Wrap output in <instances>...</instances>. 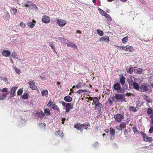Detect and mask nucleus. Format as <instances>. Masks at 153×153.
Here are the masks:
<instances>
[{
	"label": "nucleus",
	"instance_id": "45",
	"mask_svg": "<svg viewBox=\"0 0 153 153\" xmlns=\"http://www.w3.org/2000/svg\"><path fill=\"white\" fill-rule=\"evenodd\" d=\"M0 78L1 80H3L6 83H8V80L6 78L2 76H0Z\"/></svg>",
	"mask_w": 153,
	"mask_h": 153
},
{
	"label": "nucleus",
	"instance_id": "48",
	"mask_svg": "<svg viewBox=\"0 0 153 153\" xmlns=\"http://www.w3.org/2000/svg\"><path fill=\"white\" fill-rule=\"evenodd\" d=\"M139 133L141 134V135L143 136V140H145L146 138V137L147 136L143 132H142L141 131H140Z\"/></svg>",
	"mask_w": 153,
	"mask_h": 153
},
{
	"label": "nucleus",
	"instance_id": "43",
	"mask_svg": "<svg viewBox=\"0 0 153 153\" xmlns=\"http://www.w3.org/2000/svg\"><path fill=\"white\" fill-rule=\"evenodd\" d=\"M87 91L86 90H79L77 91L76 92H77L78 93L80 94L83 92H85Z\"/></svg>",
	"mask_w": 153,
	"mask_h": 153
},
{
	"label": "nucleus",
	"instance_id": "13",
	"mask_svg": "<svg viewBox=\"0 0 153 153\" xmlns=\"http://www.w3.org/2000/svg\"><path fill=\"white\" fill-rule=\"evenodd\" d=\"M109 41V37L107 36H105L101 37L100 39V41L101 42H108Z\"/></svg>",
	"mask_w": 153,
	"mask_h": 153
},
{
	"label": "nucleus",
	"instance_id": "29",
	"mask_svg": "<svg viewBox=\"0 0 153 153\" xmlns=\"http://www.w3.org/2000/svg\"><path fill=\"white\" fill-rule=\"evenodd\" d=\"M147 113L149 115H151V114H153V109L150 108H148L147 110Z\"/></svg>",
	"mask_w": 153,
	"mask_h": 153
},
{
	"label": "nucleus",
	"instance_id": "7",
	"mask_svg": "<svg viewBox=\"0 0 153 153\" xmlns=\"http://www.w3.org/2000/svg\"><path fill=\"white\" fill-rule=\"evenodd\" d=\"M17 87L15 86L13 87L10 90V95L11 97H13L16 94L15 92Z\"/></svg>",
	"mask_w": 153,
	"mask_h": 153
},
{
	"label": "nucleus",
	"instance_id": "30",
	"mask_svg": "<svg viewBox=\"0 0 153 153\" xmlns=\"http://www.w3.org/2000/svg\"><path fill=\"white\" fill-rule=\"evenodd\" d=\"M44 113L47 116H49L51 114L50 111L48 108H45L44 109Z\"/></svg>",
	"mask_w": 153,
	"mask_h": 153
},
{
	"label": "nucleus",
	"instance_id": "56",
	"mask_svg": "<svg viewBox=\"0 0 153 153\" xmlns=\"http://www.w3.org/2000/svg\"><path fill=\"white\" fill-rule=\"evenodd\" d=\"M20 26L23 28L25 27L26 26L25 24L23 23H20Z\"/></svg>",
	"mask_w": 153,
	"mask_h": 153
},
{
	"label": "nucleus",
	"instance_id": "38",
	"mask_svg": "<svg viewBox=\"0 0 153 153\" xmlns=\"http://www.w3.org/2000/svg\"><path fill=\"white\" fill-rule=\"evenodd\" d=\"M97 33L99 35H100L101 36H102L103 34V32L102 31L99 29L97 30Z\"/></svg>",
	"mask_w": 153,
	"mask_h": 153
},
{
	"label": "nucleus",
	"instance_id": "35",
	"mask_svg": "<svg viewBox=\"0 0 153 153\" xmlns=\"http://www.w3.org/2000/svg\"><path fill=\"white\" fill-rule=\"evenodd\" d=\"M28 94L27 93H24L23 94L22 96V97L23 99H26L28 98Z\"/></svg>",
	"mask_w": 153,
	"mask_h": 153
},
{
	"label": "nucleus",
	"instance_id": "27",
	"mask_svg": "<svg viewBox=\"0 0 153 153\" xmlns=\"http://www.w3.org/2000/svg\"><path fill=\"white\" fill-rule=\"evenodd\" d=\"M135 68L136 67H134V68L132 67L128 69V72L130 74H132L133 71H134V72H135Z\"/></svg>",
	"mask_w": 153,
	"mask_h": 153
},
{
	"label": "nucleus",
	"instance_id": "22",
	"mask_svg": "<svg viewBox=\"0 0 153 153\" xmlns=\"http://www.w3.org/2000/svg\"><path fill=\"white\" fill-rule=\"evenodd\" d=\"M67 45L68 46L71 47L72 48H77L76 45L74 43L72 42H68V43H67Z\"/></svg>",
	"mask_w": 153,
	"mask_h": 153
},
{
	"label": "nucleus",
	"instance_id": "41",
	"mask_svg": "<svg viewBox=\"0 0 153 153\" xmlns=\"http://www.w3.org/2000/svg\"><path fill=\"white\" fill-rule=\"evenodd\" d=\"M49 46L51 48L55 51V46L53 42H51L49 43Z\"/></svg>",
	"mask_w": 153,
	"mask_h": 153
},
{
	"label": "nucleus",
	"instance_id": "49",
	"mask_svg": "<svg viewBox=\"0 0 153 153\" xmlns=\"http://www.w3.org/2000/svg\"><path fill=\"white\" fill-rule=\"evenodd\" d=\"M98 10L102 15H103L106 13L105 11H104L100 8H99Z\"/></svg>",
	"mask_w": 153,
	"mask_h": 153
},
{
	"label": "nucleus",
	"instance_id": "1",
	"mask_svg": "<svg viewBox=\"0 0 153 153\" xmlns=\"http://www.w3.org/2000/svg\"><path fill=\"white\" fill-rule=\"evenodd\" d=\"M63 107H65L66 108V113H68L71 109L73 108V105L72 106L71 103H66L63 101H61L60 102Z\"/></svg>",
	"mask_w": 153,
	"mask_h": 153
},
{
	"label": "nucleus",
	"instance_id": "53",
	"mask_svg": "<svg viewBox=\"0 0 153 153\" xmlns=\"http://www.w3.org/2000/svg\"><path fill=\"white\" fill-rule=\"evenodd\" d=\"M120 125L121 126H122V127H123V128L124 127H126V124L125 123L122 122L120 124Z\"/></svg>",
	"mask_w": 153,
	"mask_h": 153
},
{
	"label": "nucleus",
	"instance_id": "11",
	"mask_svg": "<svg viewBox=\"0 0 153 153\" xmlns=\"http://www.w3.org/2000/svg\"><path fill=\"white\" fill-rule=\"evenodd\" d=\"M45 115L44 114L42 111H41L40 112H37L36 113L35 117H37V118H42Z\"/></svg>",
	"mask_w": 153,
	"mask_h": 153
},
{
	"label": "nucleus",
	"instance_id": "60",
	"mask_svg": "<svg viewBox=\"0 0 153 153\" xmlns=\"http://www.w3.org/2000/svg\"><path fill=\"white\" fill-rule=\"evenodd\" d=\"M125 96L129 97L130 96V93L127 92L126 94H124V96Z\"/></svg>",
	"mask_w": 153,
	"mask_h": 153
},
{
	"label": "nucleus",
	"instance_id": "19",
	"mask_svg": "<svg viewBox=\"0 0 153 153\" xmlns=\"http://www.w3.org/2000/svg\"><path fill=\"white\" fill-rule=\"evenodd\" d=\"M125 78L123 75H122L120 77V82L122 85L125 84Z\"/></svg>",
	"mask_w": 153,
	"mask_h": 153
},
{
	"label": "nucleus",
	"instance_id": "17",
	"mask_svg": "<svg viewBox=\"0 0 153 153\" xmlns=\"http://www.w3.org/2000/svg\"><path fill=\"white\" fill-rule=\"evenodd\" d=\"M64 100L65 101L69 102L72 101V98L69 96L68 95L65 96L64 98Z\"/></svg>",
	"mask_w": 153,
	"mask_h": 153
},
{
	"label": "nucleus",
	"instance_id": "2",
	"mask_svg": "<svg viewBox=\"0 0 153 153\" xmlns=\"http://www.w3.org/2000/svg\"><path fill=\"white\" fill-rule=\"evenodd\" d=\"M112 89L113 90L116 91L118 93H122V87L119 82L116 83L113 85Z\"/></svg>",
	"mask_w": 153,
	"mask_h": 153
},
{
	"label": "nucleus",
	"instance_id": "64",
	"mask_svg": "<svg viewBox=\"0 0 153 153\" xmlns=\"http://www.w3.org/2000/svg\"><path fill=\"white\" fill-rule=\"evenodd\" d=\"M93 98L92 97H88V99L90 101L93 100Z\"/></svg>",
	"mask_w": 153,
	"mask_h": 153
},
{
	"label": "nucleus",
	"instance_id": "4",
	"mask_svg": "<svg viewBox=\"0 0 153 153\" xmlns=\"http://www.w3.org/2000/svg\"><path fill=\"white\" fill-rule=\"evenodd\" d=\"M56 19V23L61 27L64 26L66 23V21L63 20L58 19Z\"/></svg>",
	"mask_w": 153,
	"mask_h": 153
},
{
	"label": "nucleus",
	"instance_id": "15",
	"mask_svg": "<svg viewBox=\"0 0 153 153\" xmlns=\"http://www.w3.org/2000/svg\"><path fill=\"white\" fill-rule=\"evenodd\" d=\"M74 128L78 130H80L82 132L83 130L82 129V124L80 123H77L76 125H74Z\"/></svg>",
	"mask_w": 153,
	"mask_h": 153
},
{
	"label": "nucleus",
	"instance_id": "34",
	"mask_svg": "<svg viewBox=\"0 0 153 153\" xmlns=\"http://www.w3.org/2000/svg\"><path fill=\"white\" fill-rule=\"evenodd\" d=\"M132 130L133 131L134 133H137L138 134L140 133V131H139L138 130L137 128L135 126H134L132 128Z\"/></svg>",
	"mask_w": 153,
	"mask_h": 153
},
{
	"label": "nucleus",
	"instance_id": "6",
	"mask_svg": "<svg viewBox=\"0 0 153 153\" xmlns=\"http://www.w3.org/2000/svg\"><path fill=\"white\" fill-rule=\"evenodd\" d=\"M28 84L30 85V87L32 90H36L37 89V87L35 83L33 81H29Z\"/></svg>",
	"mask_w": 153,
	"mask_h": 153
},
{
	"label": "nucleus",
	"instance_id": "16",
	"mask_svg": "<svg viewBox=\"0 0 153 153\" xmlns=\"http://www.w3.org/2000/svg\"><path fill=\"white\" fill-rule=\"evenodd\" d=\"M95 106L96 107H98L97 108V110L99 111V113H100L101 111V108H102V104L101 103L99 102L97 103H96L95 104Z\"/></svg>",
	"mask_w": 153,
	"mask_h": 153
},
{
	"label": "nucleus",
	"instance_id": "9",
	"mask_svg": "<svg viewBox=\"0 0 153 153\" xmlns=\"http://www.w3.org/2000/svg\"><path fill=\"white\" fill-rule=\"evenodd\" d=\"M132 85L134 89L136 90L139 91L140 87L139 85V84L135 82H133L132 83Z\"/></svg>",
	"mask_w": 153,
	"mask_h": 153
},
{
	"label": "nucleus",
	"instance_id": "57",
	"mask_svg": "<svg viewBox=\"0 0 153 153\" xmlns=\"http://www.w3.org/2000/svg\"><path fill=\"white\" fill-rule=\"evenodd\" d=\"M146 102L149 103H150L152 102V101L150 99H145Z\"/></svg>",
	"mask_w": 153,
	"mask_h": 153
},
{
	"label": "nucleus",
	"instance_id": "23",
	"mask_svg": "<svg viewBox=\"0 0 153 153\" xmlns=\"http://www.w3.org/2000/svg\"><path fill=\"white\" fill-rule=\"evenodd\" d=\"M93 102L94 103H92V105H94L99 102V100L97 97H93Z\"/></svg>",
	"mask_w": 153,
	"mask_h": 153
},
{
	"label": "nucleus",
	"instance_id": "28",
	"mask_svg": "<svg viewBox=\"0 0 153 153\" xmlns=\"http://www.w3.org/2000/svg\"><path fill=\"white\" fill-rule=\"evenodd\" d=\"M42 95V96L46 97L48 95V91L47 90H45L42 91L41 92Z\"/></svg>",
	"mask_w": 153,
	"mask_h": 153
},
{
	"label": "nucleus",
	"instance_id": "12",
	"mask_svg": "<svg viewBox=\"0 0 153 153\" xmlns=\"http://www.w3.org/2000/svg\"><path fill=\"white\" fill-rule=\"evenodd\" d=\"M50 21V18L47 16H44L42 19V21L45 23H48Z\"/></svg>",
	"mask_w": 153,
	"mask_h": 153
},
{
	"label": "nucleus",
	"instance_id": "58",
	"mask_svg": "<svg viewBox=\"0 0 153 153\" xmlns=\"http://www.w3.org/2000/svg\"><path fill=\"white\" fill-rule=\"evenodd\" d=\"M150 118L152 120L150 124H151V123H152L153 124V114L150 116Z\"/></svg>",
	"mask_w": 153,
	"mask_h": 153
},
{
	"label": "nucleus",
	"instance_id": "39",
	"mask_svg": "<svg viewBox=\"0 0 153 153\" xmlns=\"http://www.w3.org/2000/svg\"><path fill=\"white\" fill-rule=\"evenodd\" d=\"M23 91V90L22 89L20 88L19 89L17 93V95H21V94L22 93Z\"/></svg>",
	"mask_w": 153,
	"mask_h": 153
},
{
	"label": "nucleus",
	"instance_id": "26",
	"mask_svg": "<svg viewBox=\"0 0 153 153\" xmlns=\"http://www.w3.org/2000/svg\"><path fill=\"white\" fill-rule=\"evenodd\" d=\"M55 105V103L52 102L51 100H50L48 104H47V106L48 107H53Z\"/></svg>",
	"mask_w": 153,
	"mask_h": 153
},
{
	"label": "nucleus",
	"instance_id": "32",
	"mask_svg": "<svg viewBox=\"0 0 153 153\" xmlns=\"http://www.w3.org/2000/svg\"><path fill=\"white\" fill-rule=\"evenodd\" d=\"M31 4H32V3L31 1H27L26 2V3H25L24 6L23 7L25 6L27 8H28Z\"/></svg>",
	"mask_w": 153,
	"mask_h": 153
},
{
	"label": "nucleus",
	"instance_id": "40",
	"mask_svg": "<svg viewBox=\"0 0 153 153\" xmlns=\"http://www.w3.org/2000/svg\"><path fill=\"white\" fill-rule=\"evenodd\" d=\"M143 69L141 68H139L137 71H135L136 73H137L139 74H143Z\"/></svg>",
	"mask_w": 153,
	"mask_h": 153
},
{
	"label": "nucleus",
	"instance_id": "52",
	"mask_svg": "<svg viewBox=\"0 0 153 153\" xmlns=\"http://www.w3.org/2000/svg\"><path fill=\"white\" fill-rule=\"evenodd\" d=\"M149 133H153V125L150 128L149 130Z\"/></svg>",
	"mask_w": 153,
	"mask_h": 153
},
{
	"label": "nucleus",
	"instance_id": "36",
	"mask_svg": "<svg viewBox=\"0 0 153 153\" xmlns=\"http://www.w3.org/2000/svg\"><path fill=\"white\" fill-rule=\"evenodd\" d=\"M103 16H104L106 18H107L109 21H111L112 19L109 14L105 13L103 15Z\"/></svg>",
	"mask_w": 153,
	"mask_h": 153
},
{
	"label": "nucleus",
	"instance_id": "51",
	"mask_svg": "<svg viewBox=\"0 0 153 153\" xmlns=\"http://www.w3.org/2000/svg\"><path fill=\"white\" fill-rule=\"evenodd\" d=\"M7 90H8V88H3L2 89H0V91H1L2 92H7Z\"/></svg>",
	"mask_w": 153,
	"mask_h": 153
},
{
	"label": "nucleus",
	"instance_id": "54",
	"mask_svg": "<svg viewBox=\"0 0 153 153\" xmlns=\"http://www.w3.org/2000/svg\"><path fill=\"white\" fill-rule=\"evenodd\" d=\"M76 87L77 88L79 89V88H81V82H79L78 83V85H77Z\"/></svg>",
	"mask_w": 153,
	"mask_h": 153
},
{
	"label": "nucleus",
	"instance_id": "50",
	"mask_svg": "<svg viewBox=\"0 0 153 153\" xmlns=\"http://www.w3.org/2000/svg\"><path fill=\"white\" fill-rule=\"evenodd\" d=\"M39 126H40L41 128H45L46 127V125L44 123H41L39 124Z\"/></svg>",
	"mask_w": 153,
	"mask_h": 153
},
{
	"label": "nucleus",
	"instance_id": "44",
	"mask_svg": "<svg viewBox=\"0 0 153 153\" xmlns=\"http://www.w3.org/2000/svg\"><path fill=\"white\" fill-rule=\"evenodd\" d=\"M130 110L133 111L134 112H136L137 111V109L136 108H134L133 106H130L129 107Z\"/></svg>",
	"mask_w": 153,
	"mask_h": 153
},
{
	"label": "nucleus",
	"instance_id": "20",
	"mask_svg": "<svg viewBox=\"0 0 153 153\" xmlns=\"http://www.w3.org/2000/svg\"><path fill=\"white\" fill-rule=\"evenodd\" d=\"M82 127H83L86 130H88V128L90 126V124L88 122H85L84 123L82 124Z\"/></svg>",
	"mask_w": 153,
	"mask_h": 153
},
{
	"label": "nucleus",
	"instance_id": "31",
	"mask_svg": "<svg viewBox=\"0 0 153 153\" xmlns=\"http://www.w3.org/2000/svg\"><path fill=\"white\" fill-rule=\"evenodd\" d=\"M128 36H126L125 37H124L122 39V42L123 44H125L127 42L128 40Z\"/></svg>",
	"mask_w": 153,
	"mask_h": 153
},
{
	"label": "nucleus",
	"instance_id": "21",
	"mask_svg": "<svg viewBox=\"0 0 153 153\" xmlns=\"http://www.w3.org/2000/svg\"><path fill=\"white\" fill-rule=\"evenodd\" d=\"M122 90H121L122 93H124L126 90L128 89V85H127L124 84L122 85Z\"/></svg>",
	"mask_w": 153,
	"mask_h": 153
},
{
	"label": "nucleus",
	"instance_id": "46",
	"mask_svg": "<svg viewBox=\"0 0 153 153\" xmlns=\"http://www.w3.org/2000/svg\"><path fill=\"white\" fill-rule=\"evenodd\" d=\"M11 10L14 14H16L17 13V10L16 8L14 7H11Z\"/></svg>",
	"mask_w": 153,
	"mask_h": 153
},
{
	"label": "nucleus",
	"instance_id": "42",
	"mask_svg": "<svg viewBox=\"0 0 153 153\" xmlns=\"http://www.w3.org/2000/svg\"><path fill=\"white\" fill-rule=\"evenodd\" d=\"M51 108L54 110H56L58 111L59 113L60 112L59 108L57 105H55L54 106L52 107Z\"/></svg>",
	"mask_w": 153,
	"mask_h": 153
},
{
	"label": "nucleus",
	"instance_id": "8",
	"mask_svg": "<svg viewBox=\"0 0 153 153\" xmlns=\"http://www.w3.org/2000/svg\"><path fill=\"white\" fill-rule=\"evenodd\" d=\"M148 88L146 85L144 84H142L140 86L139 91L145 92L148 90Z\"/></svg>",
	"mask_w": 153,
	"mask_h": 153
},
{
	"label": "nucleus",
	"instance_id": "37",
	"mask_svg": "<svg viewBox=\"0 0 153 153\" xmlns=\"http://www.w3.org/2000/svg\"><path fill=\"white\" fill-rule=\"evenodd\" d=\"M11 56H12V57L14 59H18V58H17V55L15 52H13L11 54Z\"/></svg>",
	"mask_w": 153,
	"mask_h": 153
},
{
	"label": "nucleus",
	"instance_id": "14",
	"mask_svg": "<svg viewBox=\"0 0 153 153\" xmlns=\"http://www.w3.org/2000/svg\"><path fill=\"white\" fill-rule=\"evenodd\" d=\"M10 52L8 50H5L3 51L2 54L4 56L8 57L10 56Z\"/></svg>",
	"mask_w": 153,
	"mask_h": 153
},
{
	"label": "nucleus",
	"instance_id": "55",
	"mask_svg": "<svg viewBox=\"0 0 153 153\" xmlns=\"http://www.w3.org/2000/svg\"><path fill=\"white\" fill-rule=\"evenodd\" d=\"M34 5L35 4H31L28 8L30 9H33L34 8Z\"/></svg>",
	"mask_w": 153,
	"mask_h": 153
},
{
	"label": "nucleus",
	"instance_id": "59",
	"mask_svg": "<svg viewBox=\"0 0 153 153\" xmlns=\"http://www.w3.org/2000/svg\"><path fill=\"white\" fill-rule=\"evenodd\" d=\"M5 99V98H4V97L1 94H0V100H2Z\"/></svg>",
	"mask_w": 153,
	"mask_h": 153
},
{
	"label": "nucleus",
	"instance_id": "5",
	"mask_svg": "<svg viewBox=\"0 0 153 153\" xmlns=\"http://www.w3.org/2000/svg\"><path fill=\"white\" fill-rule=\"evenodd\" d=\"M124 94H120L116 93L114 97L115 99L118 101L121 100L122 99L124 98Z\"/></svg>",
	"mask_w": 153,
	"mask_h": 153
},
{
	"label": "nucleus",
	"instance_id": "47",
	"mask_svg": "<svg viewBox=\"0 0 153 153\" xmlns=\"http://www.w3.org/2000/svg\"><path fill=\"white\" fill-rule=\"evenodd\" d=\"M14 69L16 73L19 74L21 73V71L20 70L17 68H14Z\"/></svg>",
	"mask_w": 153,
	"mask_h": 153
},
{
	"label": "nucleus",
	"instance_id": "3",
	"mask_svg": "<svg viewBox=\"0 0 153 153\" xmlns=\"http://www.w3.org/2000/svg\"><path fill=\"white\" fill-rule=\"evenodd\" d=\"M114 118L117 122H120L124 118V116L123 114H117L114 116Z\"/></svg>",
	"mask_w": 153,
	"mask_h": 153
},
{
	"label": "nucleus",
	"instance_id": "62",
	"mask_svg": "<svg viewBox=\"0 0 153 153\" xmlns=\"http://www.w3.org/2000/svg\"><path fill=\"white\" fill-rule=\"evenodd\" d=\"M98 143L97 142H96L94 143V147H96L98 146Z\"/></svg>",
	"mask_w": 153,
	"mask_h": 153
},
{
	"label": "nucleus",
	"instance_id": "25",
	"mask_svg": "<svg viewBox=\"0 0 153 153\" xmlns=\"http://www.w3.org/2000/svg\"><path fill=\"white\" fill-rule=\"evenodd\" d=\"M143 140L145 141L149 142L150 143H152V142L153 139L152 137H149L147 136L146 137L145 139Z\"/></svg>",
	"mask_w": 153,
	"mask_h": 153
},
{
	"label": "nucleus",
	"instance_id": "18",
	"mask_svg": "<svg viewBox=\"0 0 153 153\" xmlns=\"http://www.w3.org/2000/svg\"><path fill=\"white\" fill-rule=\"evenodd\" d=\"M36 22L35 20H33V22H29L27 23V26L29 27L32 28L34 27Z\"/></svg>",
	"mask_w": 153,
	"mask_h": 153
},
{
	"label": "nucleus",
	"instance_id": "10",
	"mask_svg": "<svg viewBox=\"0 0 153 153\" xmlns=\"http://www.w3.org/2000/svg\"><path fill=\"white\" fill-rule=\"evenodd\" d=\"M122 49L125 50L126 51L131 52H132L134 50L133 47L128 45H127L124 47H123Z\"/></svg>",
	"mask_w": 153,
	"mask_h": 153
},
{
	"label": "nucleus",
	"instance_id": "63",
	"mask_svg": "<svg viewBox=\"0 0 153 153\" xmlns=\"http://www.w3.org/2000/svg\"><path fill=\"white\" fill-rule=\"evenodd\" d=\"M33 9L35 10V11H37L38 10V8L35 4L34 5V8H33Z\"/></svg>",
	"mask_w": 153,
	"mask_h": 153
},
{
	"label": "nucleus",
	"instance_id": "33",
	"mask_svg": "<svg viewBox=\"0 0 153 153\" xmlns=\"http://www.w3.org/2000/svg\"><path fill=\"white\" fill-rule=\"evenodd\" d=\"M110 133L111 135V136L114 135L115 133L114 129L111 127L110 129Z\"/></svg>",
	"mask_w": 153,
	"mask_h": 153
},
{
	"label": "nucleus",
	"instance_id": "24",
	"mask_svg": "<svg viewBox=\"0 0 153 153\" xmlns=\"http://www.w3.org/2000/svg\"><path fill=\"white\" fill-rule=\"evenodd\" d=\"M3 17L4 19H8L10 18V15L9 13L7 12H4Z\"/></svg>",
	"mask_w": 153,
	"mask_h": 153
},
{
	"label": "nucleus",
	"instance_id": "61",
	"mask_svg": "<svg viewBox=\"0 0 153 153\" xmlns=\"http://www.w3.org/2000/svg\"><path fill=\"white\" fill-rule=\"evenodd\" d=\"M108 101L109 102V103L111 105H112V100L111 99H109L108 100Z\"/></svg>",
	"mask_w": 153,
	"mask_h": 153
}]
</instances>
